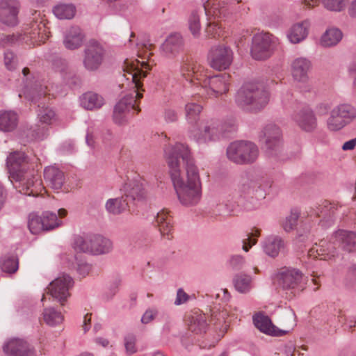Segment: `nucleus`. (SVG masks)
I'll list each match as a JSON object with an SVG mask.
<instances>
[{
	"instance_id": "nucleus-52",
	"label": "nucleus",
	"mask_w": 356,
	"mask_h": 356,
	"mask_svg": "<svg viewBox=\"0 0 356 356\" xmlns=\"http://www.w3.org/2000/svg\"><path fill=\"white\" fill-rule=\"evenodd\" d=\"M189 29L195 37H197L200 31V16L197 10L192 12L189 20Z\"/></svg>"
},
{
	"instance_id": "nucleus-16",
	"label": "nucleus",
	"mask_w": 356,
	"mask_h": 356,
	"mask_svg": "<svg viewBox=\"0 0 356 356\" xmlns=\"http://www.w3.org/2000/svg\"><path fill=\"white\" fill-rule=\"evenodd\" d=\"M19 7L17 0H0V22L9 26L17 25Z\"/></svg>"
},
{
	"instance_id": "nucleus-39",
	"label": "nucleus",
	"mask_w": 356,
	"mask_h": 356,
	"mask_svg": "<svg viewBox=\"0 0 356 356\" xmlns=\"http://www.w3.org/2000/svg\"><path fill=\"white\" fill-rule=\"evenodd\" d=\"M327 127L330 131H336L343 128L348 123L342 118L337 111L333 108L327 121Z\"/></svg>"
},
{
	"instance_id": "nucleus-41",
	"label": "nucleus",
	"mask_w": 356,
	"mask_h": 356,
	"mask_svg": "<svg viewBox=\"0 0 356 356\" xmlns=\"http://www.w3.org/2000/svg\"><path fill=\"white\" fill-rule=\"evenodd\" d=\"M207 325L206 317L204 315H197L192 317L188 325V329L192 332L202 334L206 332Z\"/></svg>"
},
{
	"instance_id": "nucleus-59",
	"label": "nucleus",
	"mask_w": 356,
	"mask_h": 356,
	"mask_svg": "<svg viewBox=\"0 0 356 356\" xmlns=\"http://www.w3.org/2000/svg\"><path fill=\"white\" fill-rule=\"evenodd\" d=\"M91 269L90 264L86 262H81L78 264L77 271L80 275L85 277L87 275Z\"/></svg>"
},
{
	"instance_id": "nucleus-40",
	"label": "nucleus",
	"mask_w": 356,
	"mask_h": 356,
	"mask_svg": "<svg viewBox=\"0 0 356 356\" xmlns=\"http://www.w3.org/2000/svg\"><path fill=\"white\" fill-rule=\"evenodd\" d=\"M218 127L220 139L229 137L237 129L236 121L233 118L227 119L223 122L218 121Z\"/></svg>"
},
{
	"instance_id": "nucleus-25",
	"label": "nucleus",
	"mask_w": 356,
	"mask_h": 356,
	"mask_svg": "<svg viewBox=\"0 0 356 356\" xmlns=\"http://www.w3.org/2000/svg\"><path fill=\"white\" fill-rule=\"evenodd\" d=\"M309 28V23L308 21L294 24L288 31L287 38L291 43H299L307 38Z\"/></svg>"
},
{
	"instance_id": "nucleus-50",
	"label": "nucleus",
	"mask_w": 356,
	"mask_h": 356,
	"mask_svg": "<svg viewBox=\"0 0 356 356\" xmlns=\"http://www.w3.org/2000/svg\"><path fill=\"white\" fill-rule=\"evenodd\" d=\"M323 6L328 10L334 12L342 11L348 0H321Z\"/></svg>"
},
{
	"instance_id": "nucleus-63",
	"label": "nucleus",
	"mask_w": 356,
	"mask_h": 356,
	"mask_svg": "<svg viewBox=\"0 0 356 356\" xmlns=\"http://www.w3.org/2000/svg\"><path fill=\"white\" fill-rule=\"evenodd\" d=\"M356 146V138L346 141L342 145V149L343 151L353 150Z\"/></svg>"
},
{
	"instance_id": "nucleus-58",
	"label": "nucleus",
	"mask_w": 356,
	"mask_h": 356,
	"mask_svg": "<svg viewBox=\"0 0 356 356\" xmlns=\"http://www.w3.org/2000/svg\"><path fill=\"white\" fill-rule=\"evenodd\" d=\"M188 299V295L182 289H179L177 293V298L175 304L177 305L186 302Z\"/></svg>"
},
{
	"instance_id": "nucleus-1",
	"label": "nucleus",
	"mask_w": 356,
	"mask_h": 356,
	"mask_svg": "<svg viewBox=\"0 0 356 356\" xmlns=\"http://www.w3.org/2000/svg\"><path fill=\"white\" fill-rule=\"evenodd\" d=\"M171 179L180 202L196 204L201 197L199 172L186 145L177 143L165 149Z\"/></svg>"
},
{
	"instance_id": "nucleus-38",
	"label": "nucleus",
	"mask_w": 356,
	"mask_h": 356,
	"mask_svg": "<svg viewBox=\"0 0 356 356\" xmlns=\"http://www.w3.org/2000/svg\"><path fill=\"white\" fill-rule=\"evenodd\" d=\"M42 314L44 322L50 326L56 325L63 321L62 314L54 307L45 308Z\"/></svg>"
},
{
	"instance_id": "nucleus-53",
	"label": "nucleus",
	"mask_w": 356,
	"mask_h": 356,
	"mask_svg": "<svg viewBox=\"0 0 356 356\" xmlns=\"http://www.w3.org/2000/svg\"><path fill=\"white\" fill-rule=\"evenodd\" d=\"M259 235L260 231L259 229H253L250 234L248 235V238L243 241V250L245 252H248L249 249L252 247V245L256 244L257 243V240L252 238L258 237Z\"/></svg>"
},
{
	"instance_id": "nucleus-7",
	"label": "nucleus",
	"mask_w": 356,
	"mask_h": 356,
	"mask_svg": "<svg viewBox=\"0 0 356 356\" xmlns=\"http://www.w3.org/2000/svg\"><path fill=\"white\" fill-rule=\"evenodd\" d=\"M74 248L79 252L94 255L108 253L113 248L111 241L101 235L92 234L85 237L77 236Z\"/></svg>"
},
{
	"instance_id": "nucleus-43",
	"label": "nucleus",
	"mask_w": 356,
	"mask_h": 356,
	"mask_svg": "<svg viewBox=\"0 0 356 356\" xmlns=\"http://www.w3.org/2000/svg\"><path fill=\"white\" fill-rule=\"evenodd\" d=\"M300 214V213L298 209H291L290 214L285 218L282 223V226L285 232H289L295 229L297 226Z\"/></svg>"
},
{
	"instance_id": "nucleus-8",
	"label": "nucleus",
	"mask_w": 356,
	"mask_h": 356,
	"mask_svg": "<svg viewBox=\"0 0 356 356\" xmlns=\"http://www.w3.org/2000/svg\"><path fill=\"white\" fill-rule=\"evenodd\" d=\"M258 155V147L251 142H234L227 149V158L237 164L252 163L256 161Z\"/></svg>"
},
{
	"instance_id": "nucleus-61",
	"label": "nucleus",
	"mask_w": 356,
	"mask_h": 356,
	"mask_svg": "<svg viewBox=\"0 0 356 356\" xmlns=\"http://www.w3.org/2000/svg\"><path fill=\"white\" fill-rule=\"evenodd\" d=\"M48 128L47 126L42 127L41 129L38 128L33 131L35 138L42 140L47 134Z\"/></svg>"
},
{
	"instance_id": "nucleus-51",
	"label": "nucleus",
	"mask_w": 356,
	"mask_h": 356,
	"mask_svg": "<svg viewBox=\"0 0 356 356\" xmlns=\"http://www.w3.org/2000/svg\"><path fill=\"white\" fill-rule=\"evenodd\" d=\"M245 264V258L239 254H233L227 261L228 268L232 270H241Z\"/></svg>"
},
{
	"instance_id": "nucleus-57",
	"label": "nucleus",
	"mask_w": 356,
	"mask_h": 356,
	"mask_svg": "<svg viewBox=\"0 0 356 356\" xmlns=\"http://www.w3.org/2000/svg\"><path fill=\"white\" fill-rule=\"evenodd\" d=\"M158 312L154 309H149L146 310L141 318V322L143 324H147L152 321L154 318L156 316Z\"/></svg>"
},
{
	"instance_id": "nucleus-3",
	"label": "nucleus",
	"mask_w": 356,
	"mask_h": 356,
	"mask_svg": "<svg viewBox=\"0 0 356 356\" xmlns=\"http://www.w3.org/2000/svg\"><path fill=\"white\" fill-rule=\"evenodd\" d=\"M6 165L10 177L19 182L15 185L19 192L27 195L37 196L41 188V181L33 170H29L26 157L22 152H14L7 157Z\"/></svg>"
},
{
	"instance_id": "nucleus-49",
	"label": "nucleus",
	"mask_w": 356,
	"mask_h": 356,
	"mask_svg": "<svg viewBox=\"0 0 356 356\" xmlns=\"http://www.w3.org/2000/svg\"><path fill=\"white\" fill-rule=\"evenodd\" d=\"M260 188L261 186L257 181L245 179L241 184L240 191L245 195H253Z\"/></svg>"
},
{
	"instance_id": "nucleus-24",
	"label": "nucleus",
	"mask_w": 356,
	"mask_h": 356,
	"mask_svg": "<svg viewBox=\"0 0 356 356\" xmlns=\"http://www.w3.org/2000/svg\"><path fill=\"white\" fill-rule=\"evenodd\" d=\"M293 120L305 131H312L316 127V118L309 108L300 111L293 116Z\"/></svg>"
},
{
	"instance_id": "nucleus-11",
	"label": "nucleus",
	"mask_w": 356,
	"mask_h": 356,
	"mask_svg": "<svg viewBox=\"0 0 356 356\" xmlns=\"http://www.w3.org/2000/svg\"><path fill=\"white\" fill-rule=\"evenodd\" d=\"M210 66L217 70H223L229 67L233 60V51L224 44L213 47L208 56Z\"/></svg>"
},
{
	"instance_id": "nucleus-22",
	"label": "nucleus",
	"mask_w": 356,
	"mask_h": 356,
	"mask_svg": "<svg viewBox=\"0 0 356 356\" xmlns=\"http://www.w3.org/2000/svg\"><path fill=\"white\" fill-rule=\"evenodd\" d=\"M44 179L47 185L55 191L60 190L65 180L64 172L54 165L45 168Z\"/></svg>"
},
{
	"instance_id": "nucleus-18",
	"label": "nucleus",
	"mask_w": 356,
	"mask_h": 356,
	"mask_svg": "<svg viewBox=\"0 0 356 356\" xmlns=\"http://www.w3.org/2000/svg\"><path fill=\"white\" fill-rule=\"evenodd\" d=\"M184 48L182 37L177 33L169 35L161 47L162 54L169 58L178 55Z\"/></svg>"
},
{
	"instance_id": "nucleus-55",
	"label": "nucleus",
	"mask_w": 356,
	"mask_h": 356,
	"mask_svg": "<svg viewBox=\"0 0 356 356\" xmlns=\"http://www.w3.org/2000/svg\"><path fill=\"white\" fill-rule=\"evenodd\" d=\"M221 24H218V22H209L206 28V33L208 36L216 37L220 36L221 33Z\"/></svg>"
},
{
	"instance_id": "nucleus-28",
	"label": "nucleus",
	"mask_w": 356,
	"mask_h": 356,
	"mask_svg": "<svg viewBox=\"0 0 356 356\" xmlns=\"http://www.w3.org/2000/svg\"><path fill=\"white\" fill-rule=\"evenodd\" d=\"M335 245H337L335 244L334 241L332 243L323 242V244L321 245L317 248L315 249L312 248L309 250V254L310 257H319L321 260L331 259L337 254Z\"/></svg>"
},
{
	"instance_id": "nucleus-21",
	"label": "nucleus",
	"mask_w": 356,
	"mask_h": 356,
	"mask_svg": "<svg viewBox=\"0 0 356 356\" xmlns=\"http://www.w3.org/2000/svg\"><path fill=\"white\" fill-rule=\"evenodd\" d=\"M334 243L343 250L351 252L356 251V233L346 230H339L333 236Z\"/></svg>"
},
{
	"instance_id": "nucleus-31",
	"label": "nucleus",
	"mask_w": 356,
	"mask_h": 356,
	"mask_svg": "<svg viewBox=\"0 0 356 356\" xmlns=\"http://www.w3.org/2000/svg\"><path fill=\"white\" fill-rule=\"evenodd\" d=\"M80 102L85 109L92 111L100 108L104 104V99L97 93L88 92L82 95Z\"/></svg>"
},
{
	"instance_id": "nucleus-62",
	"label": "nucleus",
	"mask_w": 356,
	"mask_h": 356,
	"mask_svg": "<svg viewBox=\"0 0 356 356\" xmlns=\"http://www.w3.org/2000/svg\"><path fill=\"white\" fill-rule=\"evenodd\" d=\"M14 41V36L10 35H2L0 36V46H5Z\"/></svg>"
},
{
	"instance_id": "nucleus-48",
	"label": "nucleus",
	"mask_w": 356,
	"mask_h": 356,
	"mask_svg": "<svg viewBox=\"0 0 356 356\" xmlns=\"http://www.w3.org/2000/svg\"><path fill=\"white\" fill-rule=\"evenodd\" d=\"M47 87L42 85L35 86L27 94V97L33 102L38 103L41 99H45Z\"/></svg>"
},
{
	"instance_id": "nucleus-47",
	"label": "nucleus",
	"mask_w": 356,
	"mask_h": 356,
	"mask_svg": "<svg viewBox=\"0 0 356 356\" xmlns=\"http://www.w3.org/2000/svg\"><path fill=\"white\" fill-rule=\"evenodd\" d=\"M19 262L15 257H7L2 259L1 268L3 272L14 273L18 269Z\"/></svg>"
},
{
	"instance_id": "nucleus-36",
	"label": "nucleus",
	"mask_w": 356,
	"mask_h": 356,
	"mask_svg": "<svg viewBox=\"0 0 356 356\" xmlns=\"http://www.w3.org/2000/svg\"><path fill=\"white\" fill-rule=\"evenodd\" d=\"M38 118L42 124L49 125L56 119V113L49 106H45L44 101L40 102L38 105Z\"/></svg>"
},
{
	"instance_id": "nucleus-6",
	"label": "nucleus",
	"mask_w": 356,
	"mask_h": 356,
	"mask_svg": "<svg viewBox=\"0 0 356 356\" xmlns=\"http://www.w3.org/2000/svg\"><path fill=\"white\" fill-rule=\"evenodd\" d=\"M241 1L207 0L203 3V9L208 17L219 19H227L234 13L247 14L249 8L245 5H239Z\"/></svg>"
},
{
	"instance_id": "nucleus-46",
	"label": "nucleus",
	"mask_w": 356,
	"mask_h": 356,
	"mask_svg": "<svg viewBox=\"0 0 356 356\" xmlns=\"http://www.w3.org/2000/svg\"><path fill=\"white\" fill-rule=\"evenodd\" d=\"M202 110V106L196 103H188L186 104L185 111L187 120L193 123L195 122L199 114Z\"/></svg>"
},
{
	"instance_id": "nucleus-56",
	"label": "nucleus",
	"mask_w": 356,
	"mask_h": 356,
	"mask_svg": "<svg viewBox=\"0 0 356 356\" xmlns=\"http://www.w3.org/2000/svg\"><path fill=\"white\" fill-rule=\"evenodd\" d=\"M17 58L12 51H6L4 54V63L6 68L9 70L15 69Z\"/></svg>"
},
{
	"instance_id": "nucleus-4",
	"label": "nucleus",
	"mask_w": 356,
	"mask_h": 356,
	"mask_svg": "<svg viewBox=\"0 0 356 356\" xmlns=\"http://www.w3.org/2000/svg\"><path fill=\"white\" fill-rule=\"evenodd\" d=\"M180 72L190 83L194 85H200L202 88L207 89L209 95L218 97L229 90V74L223 73L214 76H207L195 72L194 67L188 57L183 58Z\"/></svg>"
},
{
	"instance_id": "nucleus-64",
	"label": "nucleus",
	"mask_w": 356,
	"mask_h": 356,
	"mask_svg": "<svg viewBox=\"0 0 356 356\" xmlns=\"http://www.w3.org/2000/svg\"><path fill=\"white\" fill-rule=\"evenodd\" d=\"M348 15L352 18H356V0L351 2L348 8Z\"/></svg>"
},
{
	"instance_id": "nucleus-42",
	"label": "nucleus",
	"mask_w": 356,
	"mask_h": 356,
	"mask_svg": "<svg viewBox=\"0 0 356 356\" xmlns=\"http://www.w3.org/2000/svg\"><path fill=\"white\" fill-rule=\"evenodd\" d=\"M334 108L348 124L356 118V108L350 104H343Z\"/></svg>"
},
{
	"instance_id": "nucleus-34",
	"label": "nucleus",
	"mask_w": 356,
	"mask_h": 356,
	"mask_svg": "<svg viewBox=\"0 0 356 356\" xmlns=\"http://www.w3.org/2000/svg\"><path fill=\"white\" fill-rule=\"evenodd\" d=\"M342 37L343 33L339 29H329L321 36V44L325 47L334 46L341 40Z\"/></svg>"
},
{
	"instance_id": "nucleus-14",
	"label": "nucleus",
	"mask_w": 356,
	"mask_h": 356,
	"mask_svg": "<svg viewBox=\"0 0 356 356\" xmlns=\"http://www.w3.org/2000/svg\"><path fill=\"white\" fill-rule=\"evenodd\" d=\"M73 284L72 278L67 274H63L49 284L48 290L52 297L63 305V302L70 296L69 289L72 287Z\"/></svg>"
},
{
	"instance_id": "nucleus-26",
	"label": "nucleus",
	"mask_w": 356,
	"mask_h": 356,
	"mask_svg": "<svg viewBox=\"0 0 356 356\" xmlns=\"http://www.w3.org/2000/svg\"><path fill=\"white\" fill-rule=\"evenodd\" d=\"M155 222L161 236L166 237L168 240L171 239L172 238L171 233L172 230V219L168 212L165 210L159 211L156 216Z\"/></svg>"
},
{
	"instance_id": "nucleus-33",
	"label": "nucleus",
	"mask_w": 356,
	"mask_h": 356,
	"mask_svg": "<svg viewBox=\"0 0 356 356\" xmlns=\"http://www.w3.org/2000/svg\"><path fill=\"white\" fill-rule=\"evenodd\" d=\"M129 207L128 200L124 196L108 199L105 204L106 211L113 215H120Z\"/></svg>"
},
{
	"instance_id": "nucleus-17",
	"label": "nucleus",
	"mask_w": 356,
	"mask_h": 356,
	"mask_svg": "<svg viewBox=\"0 0 356 356\" xmlns=\"http://www.w3.org/2000/svg\"><path fill=\"white\" fill-rule=\"evenodd\" d=\"M3 349L7 356H35L33 348L21 339L9 340Z\"/></svg>"
},
{
	"instance_id": "nucleus-12",
	"label": "nucleus",
	"mask_w": 356,
	"mask_h": 356,
	"mask_svg": "<svg viewBox=\"0 0 356 356\" xmlns=\"http://www.w3.org/2000/svg\"><path fill=\"white\" fill-rule=\"evenodd\" d=\"M261 134L269 156H277L282 144V132L280 127L273 123L268 124L264 127Z\"/></svg>"
},
{
	"instance_id": "nucleus-30",
	"label": "nucleus",
	"mask_w": 356,
	"mask_h": 356,
	"mask_svg": "<svg viewBox=\"0 0 356 356\" xmlns=\"http://www.w3.org/2000/svg\"><path fill=\"white\" fill-rule=\"evenodd\" d=\"M18 116L12 111H0V131L10 132L17 126Z\"/></svg>"
},
{
	"instance_id": "nucleus-35",
	"label": "nucleus",
	"mask_w": 356,
	"mask_h": 356,
	"mask_svg": "<svg viewBox=\"0 0 356 356\" xmlns=\"http://www.w3.org/2000/svg\"><path fill=\"white\" fill-rule=\"evenodd\" d=\"M53 13L60 19H70L75 15L76 8L71 3H60L54 7Z\"/></svg>"
},
{
	"instance_id": "nucleus-23",
	"label": "nucleus",
	"mask_w": 356,
	"mask_h": 356,
	"mask_svg": "<svg viewBox=\"0 0 356 356\" xmlns=\"http://www.w3.org/2000/svg\"><path fill=\"white\" fill-rule=\"evenodd\" d=\"M311 62L305 58H298L291 64V72L293 79L305 83L308 80V72L311 68Z\"/></svg>"
},
{
	"instance_id": "nucleus-54",
	"label": "nucleus",
	"mask_w": 356,
	"mask_h": 356,
	"mask_svg": "<svg viewBox=\"0 0 356 356\" xmlns=\"http://www.w3.org/2000/svg\"><path fill=\"white\" fill-rule=\"evenodd\" d=\"M136 338L134 334H128L124 337V346L128 355L136 353Z\"/></svg>"
},
{
	"instance_id": "nucleus-15",
	"label": "nucleus",
	"mask_w": 356,
	"mask_h": 356,
	"mask_svg": "<svg viewBox=\"0 0 356 356\" xmlns=\"http://www.w3.org/2000/svg\"><path fill=\"white\" fill-rule=\"evenodd\" d=\"M277 284L283 289L302 290V274L295 268H283L277 275Z\"/></svg>"
},
{
	"instance_id": "nucleus-5",
	"label": "nucleus",
	"mask_w": 356,
	"mask_h": 356,
	"mask_svg": "<svg viewBox=\"0 0 356 356\" xmlns=\"http://www.w3.org/2000/svg\"><path fill=\"white\" fill-rule=\"evenodd\" d=\"M269 94L259 83L248 82L242 86L235 97L238 107L249 111H258L268 103Z\"/></svg>"
},
{
	"instance_id": "nucleus-44",
	"label": "nucleus",
	"mask_w": 356,
	"mask_h": 356,
	"mask_svg": "<svg viewBox=\"0 0 356 356\" xmlns=\"http://www.w3.org/2000/svg\"><path fill=\"white\" fill-rule=\"evenodd\" d=\"M45 231L51 230L60 225V221L55 213L44 211L41 216Z\"/></svg>"
},
{
	"instance_id": "nucleus-60",
	"label": "nucleus",
	"mask_w": 356,
	"mask_h": 356,
	"mask_svg": "<svg viewBox=\"0 0 356 356\" xmlns=\"http://www.w3.org/2000/svg\"><path fill=\"white\" fill-rule=\"evenodd\" d=\"M164 117L165 120L169 122H175L178 118L177 112L171 108L165 110Z\"/></svg>"
},
{
	"instance_id": "nucleus-29",
	"label": "nucleus",
	"mask_w": 356,
	"mask_h": 356,
	"mask_svg": "<svg viewBox=\"0 0 356 356\" xmlns=\"http://www.w3.org/2000/svg\"><path fill=\"white\" fill-rule=\"evenodd\" d=\"M33 15L35 17L31 22V31L28 33L30 35V38L35 41H44L47 37L45 24L42 20H38L37 15L39 16L40 14H38L36 11Z\"/></svg>"
},
{
	"instance_id": "nucleus-32",
	"label": "nucleus",
	"mask_w": 356,
	"mask_h": 356,
	"mask_svg": "<svg viewBox=\"0 0 356 356\" xmlns=\"http://www.w3.org/2000/svg\"><path fill=\"white\" fill-rule=\"evenodd\" d=\"M284 246V241L279 236H270L266 238L263 248L266 254L275 257Z\"/></svg>"
},
{
	"instance_id": "nucleus-37",
	"label": "nucleus",
	"mask_w": 356,
	"mask_h": 356,
	"mask_svg": "<svg viewBox=\"0 0 356 356\" xmlns=\"http://www.w3.org/2000/svg\"><path fill=\"white\" fill-rule=\"evenodd\" d=\"M252 278L245 274H236L233 278L234 288L241 293H245L251 289Z\"/></svg>"
},
{
	"instance_id": "nucleus-20",
	"label": "nucleus",
	"mask_w": 356,
	"mask_h": 356,
	"mask_svg": "<svg viewBox=\"0 0 356 356\" xmlns=\"http://www.w3.org/2000/svg\"><path fill=\"white\" fill-rule=\"evenodd\" d=\"M124 197L129 201H140L145 198L146 190L140 181L133 180L126 183L122 189Z\"/></svg>"
},
{
	"instance_id": "nucleus-9",
	"label": "nucleus",
	"mask_w": 356,
	"mask_h": 356,
	"mask_svg": "<svg viewBox=\"0 0 356 356\" xmlns=\"http://www.w3.org/2000/svg\"><path fill=\"white\" fill-rule=\"evenodd\" d=\"M276 44V38L269 33H258L252 37L250 54L258 60L268 58Z\"/></svg>"
},
{
	"instance_id": "nucleus-10",
	"label": "nucleus",
	"mask_w": 356,
	"mask_h": 356,
	"mask_svg": "<svg viewBox=\"0 0 356 356\" xmlns=\"http://www.w3.org/2000/svg\"><path fill=\"white\" fill-rule=\"evenodd\" d=\"M83 53V65L85 69L90 72L97 70L104 58L105 49L103 46L97 41H90Z\"/></svg>"
},
{
	"instance_id": "nucleus-19",
	"label": "nucleus",
	"mask_w": 356,
	"mask_h": 356,
	"mask_svg": "<svg viewBox=\"0 0 356 356\" xmlns=\"http://www.w3.org/2000/svg\"><path fill=\"white\" fill-rule=\"evenodd\" d=\"M253 323L261 332L271 336H283L288 331L277 328L272 323L270 318L262 314H257L253 316Z\"/></svg>"
},
{
	"instance_id": "nucleus-2",
	"label": "nucleus",
	"mask_w": 356,
	"mask_h": 356,
	"mask_svg": "<svg viewBox=\"0 0 356 356\" xmlns=\"http://www.w3.org/2000/svg\"><path fill=\"white\" fill-rule=\"evenodd\" d=\"M150 65L147 61L138 60L124 61V71L129 75L127 79H131L134 84V90L131 92L124 95L114 106L113 120L118 125H122L128 122L129 112L136 110L138 113L140 109L136 106L138 99L143 97V94L139 92L140 88L141 79L147 76V71L150 70Z\"/></svg>"
},
{
	"instance_id": "nucleus-13",
	"label": "nucleus",
	"mask_w": 356,
	"mask_h": 356,
	"mask_svg": "<svg viewBox=\"0 0 356 356\" xmlns=\"http://www.w3.org/2000/svg\"><path fill=\"white\" fill-rule=\"evenodd\" d=\"M191 137L199 144L220 140L218 120H211L202 122L198 129L193 131Z\"/></svg>"
},
{
	"instance_id": "nucleus-27",
	"label": "nucleus",
	"mask_w": 356,
	"mask_h": 356,
	"mask_svg": "<svg viewBox=\"0 0 356 356\" xmlns=\"http://www.w3.org/2000/svg\"><path fill=\"white\" fill-rule=\"evenodd\" d=\"M84 35L79 26L70 27L65 33L63 43L68 49H76L82 45Z\"/></svg>"
},
{
	"instance_id": "nucleus-45",
	"label": "nucleus",
	"mask_w": 356,
	"mask_h": 356,
	"mask_svg": "<svg viewBox=\"0 0 356 356\" xmlns=\"http://www.w3.org/2000/svg\"><path fill=\"white\" fill-rule=\"evenodd\" d=\"M28 227L33 234H37L42 231H45L41 216L35 213H31L29 216Z\"/></svg>"
}]
</instances>
